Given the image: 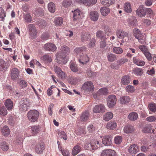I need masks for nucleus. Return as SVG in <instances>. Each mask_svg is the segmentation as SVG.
<instances>
[{
  "label": "nucleus",
  "instance_id": "f257e3e1",
  "mask_svg": "<svg viewBox=\"0 0 156 156\" xmlns=\"http://www.w3.org/2000/svg\"><path fill=\"white\" fill-rule=\"evenodd\" d=\"M61 51L57 56V62L61 64H65L67 62L66 57L70 52V49L67 46H63L61 47Z\"/></svg>",
  "mask_w": 156,
  "mask_h": 156
},
{
  "label": "nucleus",
  "instance_id": "f03ea898",
  "mask_svg": "<svg viewBox=\"0 0 156 156\" xmlns=\"http://www.w3.org/2000/svg\"><path fill=\"white\" fill-rule=\"evenodd\" d=\"M39 114V112L37 110H31L28 112L27 117L29 121L31 122H34L37 121Z\"/></svg>",
  "mask_w": 156,
  "mask_h": 156
},
{
  "label": "nucleus",
  "instance_id": "7ed1b4c3",
  "mask_svg": "<svg viewBox=\"0 0 156 156\" xmlns=\"http://www.w3.org/2000/svg\"><path fill=\"white\" fill-rule=\"evenodd\" d=\"M117 101L116 96L114 95H110L107 98V104L109 108H112L115 105Z\"/></svg>",
  "mask_w": 156,
  "mask_h": 156
},
{
  "label": "nucleus",
  "instance_id": "20e7f679",
  "mask_svg": "<svg viewBox=\"0 0 156 156\" xmlns=\"http://www.w3.org/2000/svg\"><path fill=\"white\" fill-rule=\"evenodd\" d=\"M82 88L83 90L91 92L94 90V86L91 81H88L85 83L83 85Z\"/></svg>",
  "mask_w": 156,
  "mask_h": 156
},
{
  "label": "nucleus",
  "instance_id": "39448f33",
  "mask_svg": "<svg viewBox=\"0 0 156 156\" xmlns=\"http://www.w3.org/2000/svg\"><path fill=\"white\" fill-rule=\"evenodd\" d=\"M10 73L11 78L12 80H15L19 77L20 71L17 68H14L10 70Z\"/></svg>",
  "mask_w": 156,
  "mask_h": 156
},
{
  "label": "nucleus",
  "instance_id": "423d86ee",
  "mask_svg": "<svg viewBox=\"0 0 156 156\" xmlns=\"http://www.w3.org/2000/svg\"><path fill=\"white\" fill-rule=\"evenodd\" d=\"M27 28L29 32L30 35L33 38H35V36L37 34V31L34 25V24H30L28 25Z\"/></svg>",
  "mask_w": 156,
  "mask_h": 156
},
{
  "label": "nucleus",
  "instance_id": "0eeeda50",
  "mask_svg": "<svg viewBox=\"0 0 156 156\" xmlns=\"http://www.w3.org/2000/svg\"><path fill=\"white\" fill-rule=\"evenodd\" d=\"M146 8L140 5L136 11V13L140 17H144L146 14Z\"/></svg>",
  "mask_w": 156,
  "mask_h": 156
},
{
  "label": "nucleus",
  "instance_id": "6e6552de",
  "mask_svg": "<svg viewBox=\"0 0 156 156\" xmlns=\"http://www.w3.org/2000/svg\"><path fill=\"white\" fill-rule=\"evenodd\" d=\"M101 156H116V152L112 149H106L101 152Z\"/></svg>",
  "mask_w": 156,
  "mask_h": 156
},
{
  "label": "nucleus",
  "instance_id": "1a4fd4ad",
  "mask_svg": "<svg viewBox=\"0 0 156 156\" xmlns=\"http://www.w3.org/2000/svg\"><path fill=\"white\" fill-rule=\"evenodd\" d=\"M44 48L46 51H54L56 50V47L52 43H48L44 45Z\"/></svg>",
  "mask_w": 156,
  "mask_h": 156
},
{
  "label": "nucleus",
  "instance_id": "9d476101",
  "mask_svg": "<svg viewBox=\"0 0 156 156\" xmlns=\"http://www.w3.org/2000/svg\"><path fill=\"white\" fill-rule=\"evenodd\" d=\"M112 140L111 136H105L102 139V142L105 146H109L112 144Z\"/></svg>",
  "mask_w": 156,
  "mask_h": 156
},
{
  "label": "nucleus",
  "instance_id": "9b49d317",
  "mask_svg": "<svg viewBox=\"0 0 156 156\" xmlns=\"http://www.w3.org/2000/svg\"><path fill=\"white\" fill-rule=\"evenodd\" d=\"M89 60V58L86 53H82L80 56L79 62L82 64H86Z\"/></svg>",
  "mask_w": 156,
  "mask_h": 156
},
{
  "label": "nucleus",
  "instance_id": "f8f14e48",
  "mask_svg": "<svg viewBox=\"0 0 156 156\" xmlns=\"http://www.w3.org/2000/svg\"><path fill=\"white\" fill-rule=\"evenodd\" d=\"M44 149V147L43 143L39 142L36 144L35 147V151L37 154L42 153Z\"/></svg>",
  "mask_w": 156,
  "mask_h": 156
},
{
  "label": "nucleus",
  "instance_id": "ddd939ff",
  "mask_svg": "<svg viewBox=\"0 0 156 156\" xmlns=\"http://www.w3.org/2000/svg\"><path fill=\"white\" fill-rule=\"evenodd\" d=\"M105 110V107L102 105H96L93 108V112L96 113L104 112Z\"/></svg>",
  "mask_w": 156,
  "mask_h": 156
},
{
  "label": "nucleus",
  "instance_id": "4468645a",
  "mask_svg": "<svg viewBox=\"0 0 156 156\" xmlns=\"http://www.w3.org/2000/svg\"><path fill=\"white\" fill-rule=\"evenodd\" d=\"M117 37L121 39H123L125 37L127 36L128 34L123 30L119 29L117 30L116 32Z\"/></svg>",
  "mask_w": 156,
  "mask_h": 156
},
{
  "label": "nucleus",
  "instance_id": "2eb2a0df",
  "mask_svg": "<svg viewBox=\"0 0 156 156\" xmlns=\"http://www.w3.org/2000/svg\"><path fill=\"white\" fill-rule=\"evenodd\" d=\"M133 35L139 41L142 39V35L140 30L138 29L134 28L133 30Z\"/></svg>",
  "mask_w": 156,
  "mask_h": 156
},
{
  "label": "nucleus",
  "instance_id": "dca6fc26",
  "mask_svg": "<svg viewBox=\"0 0 156 156\" xmlns=\"http://www.w3.org/2000/svg\"><path fill=\"white\" fill-rule=\"evenodd\" d=\"M89 112L87 111H85L80 115L81 120L83 122L87 121L89 119Z\"/></svg>",
  "mask_w": 156,
  "mask_h": 156
},
{
  "label": "nucleus",
  "instance_id": "f3484780",
  "mask_svg": "<svg viewBox=\"0 0 156 156\" xmlns=\"http://www.w3.org/2000/svg\"><path fill=\"white\" fill-rule=\"evenodd\" d=\"M80 143L77 144L73 148L72 154L73 156H75L81 151V147Z\"/></svg>",
  "mask_w": 156,
  "mask_h": 156
},
{
  "label": "nucleus",
  "instance_id": "a211bd4d",
  "mask_svg": "<svg viewBox=\"0 0 156 156\" xmlns=\"http://www.w3.org/2000/svg\"><path fill=\"white\" fill-rule=\"evenodd\" d=\"M8 67V63L3 60L0 59V71H5Z\"/></svg>",
  "mask_w": 156,
  "mask_h": 156
},
{
  "label": "nucleus",
  "instance_id": "6ab92c4d",
  "mask_svg": "<svg viewBox=\"0 0 156 156\" xmlns=\"http://www.w3.org/2000/svg\"><path fill=\"white\" fill-rule=\"evenodd\" d=\"M5 105L8 110H12L13 107V102L10 99L5 100Z\"/></svg>",
  "mask_w": 156,
  "mask_h": 156
},
{
  "label": "nucleus",
  "instance_id": "aec40b11",
  "mask_svg": "<svg viewBox=\"0 0 156 156\" xmlns=\"http://www.w3.org/2000/svg\"><path fill=\"white\" fill-rule=\"evenodd\" d=\"M54 70L58 74V76L62 79L65 77V73L63 72L60 68L56 66L54 67Z\"/></svg>",
  "mask_w": 156,
  "mask_h": 156
},
{
  "label": "nucleus",
  "instance_id": "412c9836",
  "mask_svg": "<svg viewBox=\"0 0 156 156\" xmlns=\"http://www.w3.org/2000/svg\"><path fill=\"white\" fill-rule=\"evenodd\" d=\"M138 150V146L135 144L131 145L128 149V151L132 154H135Z\"/></svg>",
  "mask_w": 156,
  "mask_h": 156
},
{
  "label": "nucleus",
  "instance_id": "4be33fe9",
  "mask_svg": "<svg viewBox=\"0 0 156 156\" xmlns=\"http://www.w3.org/2000/svg\"><path fill=\"white\" fill-rule=\"evenodd\" d=\"M134 127L131 125H127L125 126L124 128V133H132L134 131Z\"/></svg>",
  "mask_w": 156,
  "mask_h": 156
},
{
  "label": "nucleus",
  "instance_id": "5701e85b",
  "mask_svg": "<svg viewBox=\"0 0 156 156\" xmlns=\"http://www.w3.org/2000/svg\"><path fill=\"white\" fill-rule=\"evenodd\" d=\"M90 16L91 20L95 21L98 19L99 14L97 11H92L90 12Z\"/></svg>",
  "mask_w": 156,
  "mask_h": 156
},
{
  "label": "nucleus",
  "instance_id": "b1692460",
  "mask_svg": "<svg viewBox=\"0 0 156 156\" xmlns=\"http://www.w3.org/2000/svg\"><path fill=\"white\" fill-rule=\"evenodd\" d=\"M119 100L120 103L121 104L124 105L129 102L130 101V98L128 96H124L121 97Z\"/></svg>",
  "mask_w": 156,
  "mask_h": 156
},
{
  "label": "nucleus",
  "instance_id": "393cba45",
  "mask_svg": "<svg viewBox=\"0 0 156 156\" xmlns=\"http://www.w3.org/2000/svg\"><path fill=\"white\" fill-rule=\"evenodd\" d=\"M133 62L135 64L139 66H143L145 64V62L144 61L138 59L135 57L133 58Z\"/></svg>",
  "mask_w": 156,
  "mask_h": 156
},
{
  "label": "nucleus",
  "instance_id": "a878e982",
  "mask_svg": "<svg viewBox=\"0 0 156 156\" xmlns=\"http://www.w3.org/2000/svg\"><path fill=\"white\" fill-rule=\"evenodd\" d=\"M80 13V11L78 9L74 10L73 16V19L74 21H78L79 20L81 17Z\"/></svg>",
  "mask_w": 156,
  "mask_h": 156
},
{
  "label": "nucleus",
  "instance_id": "bb28decb",
  "mask_svg": "<svg viewBox=\"0 0 156 156\" xmlns=\"http://www.w3.org/2000/svg\"><path fill=\"white\" fill-rule=\"evenodd\" d=\"M91 38L90 34L87 33H83L81 34V41L82 42L86 41Z\"/></svg>",
  "mask_w": 156,
  "mask_h": 156
},
{
  "label": "nucleus",
  "instance_id": "cd10ccee",
  "mask_svg": "<svg viewBox=\"0 0 156 156\" xmlns=\"http://www.w3.org/2000/svg\"><path fill=\"white\" fill-rule=\"evenodd\" d=\"M138 117L137 114L135 112H132L129 114L128 116V119L131 121L136 120Z\"/></svg>",
  "mask_w": 156,
  "mask_h": 156
},
{
  "label": "nucleus",
  "instance_id": "c85d7f7f",
  "mask_svg": "<svg viewBox=\"0 0 156 156\" xmlns=\"http://www.w3.org/2000/svg\"><path fill=\"white\" fill-rule=\"evenodd\" d=\"M1 132L2 135L7 136L9 134L10 131L8 126H5L2 128Z\"/></svg>",
  "mask_w": 156,
  "mask_h": 156
},
{
  "label": "nucleus",
  "instance_id": "c756f323",
  "mask_svg": "<svg viewBox=\"0 0 156 156\" xmlns=\"http://www.w3.org/2000/svg\"><path fill=\"white\" fill-rule=\"evenodd\" d=\"M130 78L129 76H125L122 78L121 82L123 85H126L130 83Z\"/></svg>",
  "mask_w": 156,
  "mask_h": 156
},
{
  "label": "nucleus",
  "instance_id": "7c9ffc66",
  "mask_svg": "<svg viewBox=\"0 0 156 156\" xmlns=\"http://www.w3.org/2000/svg\"><path fill=\"white\" fill-rule=\"evenodd\" d=\"M116 126L117 124L115 122L110 121L108 123L106 127L108 129H113L116 128Z\"/></svg>",
  "mask_w": 156,
  "mask_h": 156
},
{
  "label": "nucleus",
  "instance_id": "2f4dec72",
  "mask_svg": "<svg viewBox=\"0 0 156 156\" xmlns=\"http://www.w3.org/2000/svg\"><path fill=\"white\" fill-rule=\"evenodd\" d=\"M101 14L104 16H106L110 12L109 9L105 7H103L100 9Z\"/></svg>",
  "mask_w": 156,
  "mask_h": 156
},
{
  "label": "nucleus",
  "instance_id": "473e14b6",
  "mask_svg": "<svg viewBox=\"0 0 156 156\" xmlns=\"http://www.w3.org/2000/svg\"><path fill=\"white\" fill-rule=\"evenodd\" d=\"M40 127L39 126H34L31 127V133L33 135L37 133L39 131Z\"/></svg>",
  "mask_w": 156,
  "mask_h": 156
},
{
  "label": "nucleus",
  "instance_id": "72a5a7b5",
  "mask_svg": "<svg viewBox=\"0 0 156 156\" xmlns=\"http://www.w3.org/2000/svg\"><path fill=\"white\" fill-rule=\"evenodd\" d=\"M48 9L51 13H54L55 10V5L52 2L49 3L48 4Z\"/></svg>",
  "mask_w": 156,
  "mask_h": 156
},
{
  "label": "nucleus",
  "instance_id": "f704fd0d",
  "mask_svg": "<svg viewBox=\"0 0 156 156\" xmlns=\"http://www.w3.org/2000/svg\"><path fill=\"white\" fill-rule=\"evenodd\" d=\"M36 25L40 27L45 26L47 25L45 21L43 19H39L36 22Z\"/></svg>",
  "mask_w": 156,
  "mask_h": 156
},
{
  "label": "nucleus",
  "instance_id": "c9c22d12",
  "mask_svg": "<svg viewBox=\"0 0 156 156\" xmlns=\"http://www.w3.org/2000/svg\"><path fill=\"white\" fill-rule=\"evenodd\" d=\"M134 73L138 76H141L143 73V69L140 68H136L133 69Z\"/></svg>",
  "mask_w": 156,
  "mask_h": 156
},
{
  "label": "nucleus",
  "instance_id": "e433bc0d",
  "mask_svg": "<svg viewBox=\"0 0 156 156\" xmlns=\"http://www.w3.org/2000/svg\"><path fill=\"white\" fill-rule=\"evenodd\" d=\"M90 143L94 150L100 147L99 141L93 140L90 141Z\"/></svg>",
  "mask_w": 156,
  "mask_h": 156
},
{
  "label": "nucleus",
  "instance_id": "4c0bfd02",
  "mask_svg": "<svg viewBox=\"0 0 156 156\" xmlns=\"http://www.w3.org/2000/svg\"><path fill=\"white\" fill-rule=\"evenodd\" d=\"M8 144L5 141L2 142L0 145V148L4 151H6L9 149Z\"/></svg>",
  "mask_w": 156,
  "mask_h": 156
},
{
  "label": "nucleus",
  "instance_id": "58836bf2",
  "mask_svg": "<svg viewBox=\"0 0 156 156\" xmlns=\"http://www.w3.org/2000/svg\"><path fill=\"white\" fill-rule=\"evenodd\" d=\"M113 117V114L111 112H109L107 113L103 116V119L104 120L108 121Z\"/></svg>",
  "mask_w": 156,
  "mask_h": 156
},
{
  "label": "nucleus",
  "instance_id": "ea45409f",
  "mask_svg": "<svg viewBox=\"0 0 156 156\" xmlns=\"http://www.w3.org/2000/svg\"><path fill=\"white\" fill-rule=\"evenodd\" d=\"M29 107V105L27 106L21 103L19 106V109L21 112H25L28 110Z\"/></svg>",
  "mask_w": 156,
  "mask_h": 156
},
{
  "label": "nucleus",
  "instance_id": "a19ab883",
  "mask_svg": "<svg viewBox=\"0 0 156 156\" xmlns=\"http://www.w3.org/2000/svg\"><path fill=\"white\" fill-rule=\"evenodd\" d=\"M152 129V128L151 126L147 125L143 127L142 131L144 133H149L151 131Z\"/></svg>",
  "mask_w": 156,
  "mask_h": 156
},
{
  "label": "nucleus",
  "instance_id": "79ce46f5",
  "mask_svg": "<svg viewBox=\"0 0 156 156\" xmlns=\"http://www.w3.org/2000/svg\"><path fill=\"white\" fill-rule=\"evenodd\" d=\"M137 19L134 17L129 19L128 21L130 25L132 26H135L137 24Z\"/></svg>",
  "mask_w": 156,
  "mask_h": 156
},
{
  "label": "nucleus",
  "instance_id": "37998d69",
  "mask_svg": "<svg viewBox=\"0 0 156 156\" xmlns=\"http://www.w3.org/2000/svg\"><path fill=\"white\" fill-rule=\"evenodd\" d=\"M108 60L111 62H113L116 59L115 55L112 53H109L107 55Z\"/></svg>",
  "mask_w": 156,
  "mask_h": 156
},
{
  "label": "nucleus",
  "instance_id": "c03bdc74",
  "mask_svg": "<svg viewBox=\"0 0 156 156\" xmlns=\"http://www.w3.org/2000/svg\"><path fill=\"white\" fill-rule=\"evenodd\" d=\"M54 22L56 25H60L63 23V21L62 17H58L55 18Z\"/></svg>",
  "mask_w": 156,
  "mask_h": 156
},
{
  "label": "nucleus",
  "instance_id": "a18cd8bd",
  "mask_svg": "<svg viewBox=\"0 0 156 156\" xmlns=\"http://www.w3.org/2000/svg\"><path fill=\"white\" fill-rule=\"evenodd\" d=\"M72 3V0H63L62 5L65 8H67L71 5Z\"/></svg>",
  "mask_w": 156,
  "mask_h": 156
},
{
  "label": "nucleus",
  "instance_id": "49530a36",
  "mask_svg": "<svg viewBox=\"0 0 156 156\" xmlns=\"http://www.w3.org/2000/svg\"><path fill=\"white\" fill-rule=\"evenodd\" d=\"M7 114V111L5 106H3L0 108V115L4 116Z\"/></svg>",
  "mask_w": 156,
  "mask_h": 156
},
{
  "label": "nucleus",
  "instance_id": "de8ad7c7",
  "mask_svg": "<svg viewBox=\"0 0 156 156\" xmlns=\"http://www.w3.org/2000/svg\"><path fill=\"white\" fill-rule=\"evenodd\" d=\"M124 10L127 12H130L132 11L130 4L127 3L124 5Z\"/></svg>",
  "mask_w": 156,
  "mask_h": 156
},
{
  "label": "nucleus",
  "instance_id": "09e8293b",
  "mask_svg": "<svg viewBox=\"0 0 156 156\" xmlns=\"http://www.w3.org/2000/svg\"><path fill=\"white\" fill-rule=\"evenodd\" d=\"M23 18L26 22L30 23L32 20V17L30 14L29 13H27L24 16Z\"/></svg>",
  "mask_w": 156,
  "mask_h": 156
},
{
  "label": "nucleus",
  "instance_id": "8fccbe9b",
  "mask_svg": "<svg viewBox=\"0 0 156 156\" xmlns=\"http://www.w3.org/2000/svg\"><path fill=\"white\" fill-rule=\"evenodd\" d=\"M101 4L108 6H110L113 3V0H100Z\"/></svg>",
  "mask_w": 156,
  "mask_h": 156
},
{
  "label": "nucleus",
  "instance_id": "3c124183",
  "mask_svg": "<svg viewBox=\"0 0 156 156\" xmlns=\"http://www.w3.org/2000/svg\"><path fill=\"white\" fill-rule=\"evenodd\" d=\"M96 41L94 38H93L90 40L87 45V47L89 48H91L94 47L95 45Z\"/></svg>",
  "mask_w": 156,
  "mask_h": 156
},
{
  "label": "nucleus",
  "instance_id": "603ef678",
  "mask_svg": "<svg viewBox=\"0 0 156 156\" xmlns=\"http://www.w3.org/2000/svg\"><path fill=\"white\" fill-rule=\"evenodd\" d=\"M148 108L150 110L155 112H156V104L154 103L150 104L148 105Z\"/></svg>",
  "mask_w": 156,
  "mask_h": 156
},
{
  "label": "nucleus",
  "instance_id": "864d4df0",
  "mask_svg": "<svg viewBox=\"0 0 156 156\" xmlns=\"http://www.w3.org/2000/svg\"><path fill=\"white\" fill-rule=\"evenodd\" d=\"M85 46H83L81 47L76 48L74 50V51L76 53L81 52L83 51H85L86 49Z\"/></svg>",
  "mask_w": 156,
  "mask_h": 156
},
{
  "label": "nucleus",
  "instance_id": "5fc2aeb1",
  "mask_svg": "<svg viewBox=\"0 0 156 156\" xmlns=\"http://www.w3.org/2000/svg\"><path fill=\"white\" fill-rule=\"evenodd\" d=\"M42 59L44 61L47 62H50L52 61L51 58L48 55H44L42 57Z\"/></svg>",
  "mask_w": 156,
  "mask_h": 156
},
{
  "label": "nucleus",
  "instance_id": "6e6d98bb",
  "mask_svg": "<svg viewBox=\"0 0 156 156\" xmlns=\"http://www.w3.org/2000/svg\"><path fill=\"white\" fill-rule=\"evenodd\" d=\"M113 52L117 54H121L123 52L122 49L120 47H114L113 49Z\"/></svg>",
  "mask_w": 156,
  "mask_h": 156
},
{
  "label": "nucleus",
  "instance_id": "4d7b16f0",
  "mask_svg": "<svg viewBox=\"0 0 156 156\" xmlns=\"http://www.w3.org/2000/svg\"><path fill=\"white\" fill-rule=\"evenodd\" d=\"M70 68L71 70L74 72H76L78 70V68L76 65L73 63L70 64Z\"/></svg>",
  "mask_w": 156,
  "mask_h": 156
},
{
  "label": "nucleus",
  "instance_id": "13d9d810",
  "mask_svg": "<svg viewBox=\"0 0 156 156\" xmlns=\"http://www.w3.org/2000/svg\"><path fill=\"white\" fill-rule=\"evenodd\" d=\"M96 36L97 37L100 38L101 40L105 38V36L104 35L103 31L101 30H99L97 32Z\"/></svg>",
  "mask_w": 156,
  "mask_h": 156
},
{
  "label": "nucleus",
  "instance_id": "bf43d9fd",
  "mask_svg": "<svg viewBox=\"0 0 156 156\" xmlns=\"http://www.w3.org/2000/svg\"><path fill=\"white\" fill-rule=\"evenodd\" d=\"M122 137L120 136H116L114 139L115 143L116 144H119L121 143L122 142Z\"/></svg>",
  "mask_w": 156,
  "mask_h": 156
},
{
  "label": "nucleus",
  "instance_id": "052dcab7",
  "mask_svg": "<svg viewBox=\"0 0 156 156\" xmlns=\"http://www.w3.org/2000/svg\"><path fill=\"white\" fill-rule=\"evenodd\" d=\"M108 91L106 88H101L99 90L98 93L101 95H106L108 93Z\"/></svg>",
  "mask_w": 156,
  "mask_h": 156
},
{
  "label": "nucleus",
  "instance_id": "680f3d73",
  "mask_svg": "<svg viewBox=\"0 0 156 156\" xmlns=\"http://www.w3.org/2000/svg\"><path fill=\"white\" fill-rule=\"evenodd\" d=\"M126 91L128 92H133L135 90L134 87L131 85L127 86L126 88Z\"/></svg>",
  "mask_w": 156,
  "mask_h": 156
},
{
  "label": "nucleus",
  "instance_id": "e2e57ef3",
  "mask_svg": "<svg viewBox=\"0 0 156 156\" xmlns=\"http://www.w3.org/2000/svg\"><path fill=\"white\" fill-rule=\"evenodd\" d=\"M58 135H59L58 136V137L61 139L63 138L65 140L67 139V136L66 134L63 131H62L59 133L58 134Z\"/></svg>",
  "mask_w": 156,
  "mask_h": 156
},
{
  "label": "nucleus",
  "instance_id": "0e129e2a",
  "mask_svg": "<svg viewBox=\"0 0 156 156\" xmlns=\"http://www.w3.org/2000/svg\"><path fill=\"white\" fill-rule=\"evenodd\" d=\"M120 65H119V63L116 62H115L112 64L110 66L111 68L113 69L117 70L119 68Z\"/></svg>",
  "mask_w": 156,
  "mask_h": 156
},
{
  "label": "nucleus",
  "instance_id": "69168bd1",
  "mask_svg": "<svg viewBox=\"0 0 156 156\" xmlns=\"http://www.w3.org/2000/svg\"><path fill=\"white\" fill-rule=\"evenodd\" d=\"M59 149L60 150L62 154L64 156H69V153L68 150H62L61 148H60L58 146Z\"/></svg>",
  "mask_w": 156,
  "mask_h": 156
},
{
  "label": "nucleus",
  "instance_id": "338daca9",
  "mask_svg": "<svg viewBox=\"0 0 156 156\" xmlns=\"http://www.w3.org/2000/svg\"><path fill=\"white\" fill-rule=\"evenodd\" d=\"M127 61L128 60L127 58H123L117 61V62L119 63V65L120 66L126 62H127Z\"/></svg>",
  "mask_w": 156,
  "mask_h": 156
},
{
  "label": "nucleus",
  "instance_id": "774afa93",
  "mask_svg": "<svg viewBox=\"0 0 156 156\" xmlns=\"http://www.w3.org/2000/svg\"><path fill=\"white\" fill-rule=\"evenodd\" d=\"M19 84L22 88L26 87L27 85V83L24 80H21L19 83Z\"/></svg>",
  "mask_w": 156,
  "mask_h": 156
}]
</instances>
